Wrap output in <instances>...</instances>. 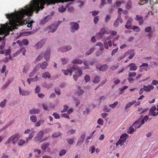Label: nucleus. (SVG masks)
<instances>
[{
    "mask_svg": "<svg viewBox=\"0 0 158 158\" xmlns=\"http://www.w3.org/2000/svg\"><path fill=\"white\" fill-rule=\"evenodd\" d=\"M135 131V128L131 126L130 127L129 130L128 131L127 133L129 134L132 133Z\"/></svg>",
    "mask_w": 158,
    "mask_h": 158,
    "instance_id": "obj_45",
    "label": "nucleus"
},
{
    "mask_svg": "<svg viewBox=\"0 0 158 158\" xmlns=\"http://www.w3.org/2000/svg\"><path fill=\"white\" fill-rule=\"evenodd\" d=\"M83 63L84 65L86 66V67H85V69H89L90 67H89V63L86 61H85Z\"/></svg>",
    "mask_w": 158,
    "mask_h": 158,
    "instance_id": "obj_58",
    "label": "nucleus"
},
{
    "mask_svg": "<svg viewBox=\"0 0 158 158\" xmlns=\"http://www.w3.org/2000/svg\"><path fill=\"white\" fill-rule=\"evenodd\" d=\"M136 102L135 100L131 102H129L127 104L125 107L124 109L125 110H127L128 108L131 107V105L134 104Z\"/></svg>",
    "mask_w": 158,
    "mask_h": 158,
    "instance_id": "obj_24",
    "label": "nucleus"
},
{
    "mask_svg": "<svg viewBox=\"0 0 158 158\" xmlns=\"http://www.w3.org/2000/svg\"><path fill=\"white\" fill-rule=\"evenodd\" d=\"M128 66L130 67V70L131 71H135L138 68V67L135 63H131L128 65Z\"/></svg>",
    "mask_w": 158,
    "mask_h": 158,
    "instance_id": "obj_19",
    "label": "nucleus"
},
{
    "mask_svg": "<svg viewBox=\"0 0 158 158\" xmlns=\"http://www.w3.org/2000/svg\"><path fill=\"white\" fill-rule=\"evenodd\" d=\"M99 17L98 16H97L94 18V21L95 24L97 23L99 20Z\"/></svg>",
    "mask_w": 158,
    "mask_h": 158,
    "instance_id": "obj_59",
    "label": "nucleus"
},
{
    "mask_svg": "<svg viewBox=\"0 0 158 158\" xmlns=\"http://www.w3.org/2000/svg\"><path fill=\"white\" fill-rule=\"evenodd\" d=\"M44 122V120H40L38 122L35 123V126L36 127L40 126L41 125H42Z\"/></svg>",
    "mask_w": 158,
    "mask_h": 158,
    "instance_id": "obj_33",
    "label": "nucleus"
},
{
    "mask_svg": "<svg viewBox=\"0 0 158 158\" xmlns=\"http://www.w3.org/2000/svg\"><path fill=\"white\" fill-rule=\"evenodd\" d=\"M50 54V50H47L44 54V59L47 61H48L49 60Z\"/></svg>",
    "mask_w": 158,
    "mask_h": 158,
    "instance_id": "obj_15",
    "label": "nucleus"
},
{
    "mask_svg": "<svg viewBox=\"0 0 158 158\" xmlns=\"http://www.w3.org/2000/svg\"><path fill=\"white\" fill-rule=\"evenodd\" d=\"M84 92V91L83 90L81 89L80 87H78V92H77L78 95H80L82 94Z\"/></svg>",
    "mask_w": 158,
    "mask_h": 158,
    "instance_id": "obj_50",
    "label": "nucleus"
},
{
    "mask_svg": "<svg viewBox=\"0 0 158 158\" xmlns=\"http://www.w3.org/2000/svg\"><path fill=\"white\" fill-rule=\"evenodd\" d=\"M100 81L99 77L98 76H96L95 77L93 81V82L95 83H98Z\"/></svg>",
    "mask_w": 158,
    "mask_h": 158,
    "instance_id": "obj_40",
    "label": "nucleus"
},
{
    "mask_svg": "<svg viewBox=\"0 0 158 158\" xmlns=\"http://www.w3.org/2000/svg\"><path fill=\"white\" fill-rule=\"evenodd\" d=\"M131 7V3L130 2H127L126 5V8L127 9H130Z\"/></svg>",
    "mask_w": 158,
    "mask_h": 158,
    "instance_id": "obj_55",
    "label": "nucleus"
},
{
    "mask_svg": "<svg viewBox=\"0 0 158 158\" xmlns=\"http://www.w3.org/2000/svg\"><path fill=\"white\" fill-rule=\"evenodd\" d=\"M42 77L46 79L47 78H50L51 77V75L48 72H46L42 74Z\"/></svg>",
    "mask_w": 158,
    "mask_h": 158,
    "instance_id": "obj_25",
    "label": "nucleus"
},
{
    "mask_svg": "<svg viewBox=\"0 0 158 158\" xmlns=\"http://www.w3.org/2000/svg\"><path fill=\"white\" fill-rule=\"evenodd\" d=\"M96 68L100 71L104 72L108 69V66L107 64H105L102 65H96Z\"/></svg>",
    "mask_w": 158,
    "mask_h": 158,
    "instance_id": "obj_7",
    "label": "nucleus"
},
{
    "mask_svg": "<svg viewBox=\"0 0 158 158\" xmlns=\"http://www.w3.org/2000/svg\"><path fill=\"white\" fill-rule=\"evenodd\" d=\"M66 9L64 7L62 6L58 9L59 11L61 12H64L65 10Z\"/></svg>",
    "mask_w": 158,
    "mask_h": 158,
    "instance_id": "obj_51",
    "label": "nucleus"
},
{
    "mask_svg": "<svg viewBox=\"0 0 158 158\" xmlns=\"http://www.w3.org/2000/svg\"><path fill=\"white\" fill-rule=\"evenodd\" d=\"M121 3V2L117 1L114 4V6L117 7H119L120 6Z\"/></svg>",
    "mask_w": 158,
    "mask_h": 158,
    "instance_id": "obj_62",
    "label": "nucleus"
},
{
    "mask_svg": "<svg viewBox=\"0 0 158 158\" xmlns=\"http://www.w3.org/2000/svg\"><path fill=\"white\" fill-rule=\"evenodd\" d=\"M61 116L62 117H64L68 119H69L70 118L69 115H67V114L64 113L62 114H61Z\"/></svg>",
    "mask_w": 158,
    "mask_h": 158,
    "instance_id": "obj_56",
    "label": "nucleus"
},
{
    "mask_svg": "<svg viewBox=\"0 0 158 158\" xmlns=\"http://www.w3.org/2000/svg\"><path fill=\"white\" fill-rule=\"evenodd\" d=\"M20 138V135L19 133H16L12 135L5 143V144H7L11 142L13 144L17 142Z\"/></svg>",
    "mask_w": 158,
    "mask_h": 158,
    "instance_id": "obj_2",
    "label": "nucleus"
},
{
    "mask_svg": "<svg viewBox=\"0 0 158 158\" xmlns=\"http://www.w3.org/2000/svg\"><path fill=\"white\" fill-rule=\"evenodd\" d=\"M44 40H42L40 42L36 43L34 46V47L36 49L40 48L44 44Z\"/></svg>",
    "mask_w": 158,
    "mask_h": 158,
    "instance_id": "obj_12",
    "label": "nucleus"
},
{
    "mask_svg": "<svg viewBox=\"0 0 158 158\" xmlns=\"http://www.w3.org/2000/svg\"><path fill=\"white\" fill-rule=\"evenodd\" d=\"M136 74V73L135 72H129L128 74V76L129 77H135Z\"/></svg>",
    "mask_w": 158,
    "mask_h": 158,
    "instance_id": "obj_42",
    "label": "nucleus"
},
{
    "mask_svg": "<svg viewBox=\"0 0 158 158\" xmlns=\"http://www.w3.org/2000/svg\"><path fill=\"white\" fill-rule=\"evenodd\" d=\"M134 51V50H128L126 52V53H125V55L124 56H121L118 58V61H119L123 59L125 57V56H128L129 54L131 53V52Z\"/></svg>",
    "mask_w": 158,
    "mask_h": 158,
    "instance_id": "obj_18",
    "label": "nucleus"
},
{
    "mask_svg": "<svg viewBox=\"0 0 158 158\" xmlns=\"http://www.w3.org/2000/svg\"><path fill=\"white\" fill-rule=\"evenodd\" d=\"M75 75H77V76H81L82 74V71L81 69H79L77 71L75 72Z\"/></svg>",
    "mask_w": 158,
    "mask_h": 158,
    "instance_id": "obj_39",
    "label": "nucleus"
},
{
    "mask_svg": "<svg viewBox=\"0 0 158 158\" xmlns=\"http://www.w3.org/2000/svg\"><path fill=\"white\" fill-rule=\"evenodd\" d=\"M30 120L33 123H35L37 121L36 117L34 115H31L30 118Z\"/></svg>",
    "mask_w": 158,
    "mask_h": 158,
    "instance_id": "obj_26",
    "label": "nucleus"
},
{
    "mask_svg": "<svg viewBox=\"0 0 158 158\" xmlns=\"http://www.w3.org/2000/svg\"><path fill=\"white\" fill-rule=\"evenodd\" d=\"M40 112V110L39 109H31L29 111V113L31 114H38Z\"/></svg>",
    "mask_w": 158,
    "mask_h": 158,
    "instance_id": "obj_20",
    "label": "nucleus"
},
{
    "mask_svg": "<svg viewBox=\"0 0 158 158\" xmlns=\"http://www.w3.org/2000/svg\"><path fill=\"white\" fill-rule=\"evenodd\" d=\"M156 107L155 106H152L149 110V114L150 115L155 116L158 114V111L156 112Z\"/></svg>",
    "mask_w": 158,
    "mask_h": 158,
    "instance_id": "obj_6",
    "label": "nucleus"
},
{
    "mask_svg": "<svg viewBox=\"0 0 158 158\" xmlns=\"http://www.w3.org/2000/svg\"><path fill=\"white\" fill-rule=\"evenodd\" d=\"M111 109L106 106H105L103 108V111L105 112H109Z\"/></svg>",
    "mask_w": 158,
    "mask_h": 158,
    "instance_id": "obj_41",
    "label": "nucleus"
},
{
    "mask_svg": "<svg viewBox=\"0 0 158 158\" xmlns=\"http://www.w3.org/2000/svg\"><path fill=\"white\" fill-rule=\"evenodd\" d=\"M126 140H125L124 139H120L116 143V146H118L119 145L122 146L124 144V143L126 142Z\"/></svg>",
    "mask_w": 158,
    "mask_h": 158,
    "instance_id": "obj_21",
    "label": "nucleus"
},
{
    "mask_svg": "<svg viewBox=\"0 0 158 158\" xmlns=\"http://www.w3.org/2000/svg\"><path fill=\"white\" fill-rule=\"evenodd\" d=\"M69 24L71 26V31L72 32L77 31L79 28V24L76 22H71Z\"/></svg>",
    "mask_w": 158,
    "mask_h": 158,
    "instance_id": "obj_4",
    "label": "nucleus"
},
{
    "mask_svg": "<svg viewBox=\"0 0 158 158\" xmlns=\"http://www.w3.org/2000/svg\"><path fill=\"white\" fill-rule=\"evenodd\" d=\"M120 82V80L118 78H116L114 80V85L119 84Z\"/></svg>",
    "mask_w": 158,
    "mask_h": 158,
    "instance_id": "obj_43",
    "label": "nucleus"
},
{
    "mask_svg": "<svg viewBox=\"0 0 158 158\" xmlns=\"http://www.w3.org/2000/svg\"><path fill=\"white\" fill-rule=\"evenodd\" d=\"M118 103V102L117 101H116L113 104H110L109 106L110 107L114 108L116 107Z\"/></svg>",
    "mask_w": 158,
    "mask_h": 158,
    "instance_id": "obj_48",
    "label": "nucleus"
},
{
    "mask_svg": "<svg viewBox=\"0 0 158 158\" xmlns=\"http://www.w3.org/2000/svg\"><path fill=\"white\" fill-rule=\"evenodd\" d=\"M25 143V141L23 139H20L18 142V144L19 145L22 146Z\"/></svg>",
    "mask_w": 158,
    "mask_h": 158,
    "instance_id": "obj_38",
    "label": "nucleus"
},
{
    "mask_svg": "<svg viewBox=\"0 0 158 158\" xmlns=\"http://www.w3.org/2000/svg\"><path fill=\"white\" fill-rule=\"evenodd\" d=\"M128 135L126 133H125L122 135L120 137V139H124L125 140H126V139L128 138Z\"/></svg>",
    "mask_w": 158,
    "mask_h": 158,
    "instance_id": "obj_31",
    "label": "nucleus"
},
{
    "mask_svg": "<svg viewBox=\"0 0 158 158\" xmlns=\"http://www.w3.org/2000/svg\"><path fill=\"white\" fill-rule=\"evenodd\" d=\"M86 82H88L90 80V77L88 75H86L84 77Z\"/></svg>",
    "mask_w": 158,
    "mask_h": 158,
    "instance_id": "obj_46",
    "label": "nucleus"
},
{
    "mask_svg": "<svg viewBox=\"0 0 158 158\" xmlns=\"http://www.w3.org/2000/svg\"><path fill=\"white\" fill-rule=\"evenodd\" d=\"M98 123L101 125H103L104 124V121L102 118H99L98 120Z\"/></svg>",
    "mask_w": 158,
    "mask_h": 158,
    "instance_id": "obj_44",
    "label": "nucleus"
},
{
    "mask_svg": "<svg viewBox=\"0 0 158 158\" xmlns=\"http://www.w3.org/2000/svg\"><path fill=\"white\" fill-rule=\"evenodd\" d=\"M11 81L9 80L4 85L2 88V89H4L6 88L11 83Z\"/></svg>",
    "mask_w": 158,
    "mask_h": 158,
    "instance_id": "obj_36",
    "label": "nucleus"
},
{
    "mask_svg": "<svg viewBox=\"0 0 158 158\" xmlns=\"http://www.w3.org/2000/svg\"><path fill=\"white\" fill-rule=\"evenodd\" d=\"M61 134L60 132H56L53 133L52 136L53 138H57L60 136Z\"/></svg>",
    "mask_w": 158,
    "mask_h": 158,
    "instance_id": "obj_37",
    "label": "nucleus"
},
{
    "mask_svg": "<svg viewBox=\"0 0 158 158\" xmlns=\"http://www.w3.org/2000/svg\"><path fill=\"white\" fill-rule=\"evenodd\" d=\"M35 132L33 131L32 132H31L30 134H29V136L26 139V142H27L28 140L31 138H32L34 135Z\"/></svg>",
    "mask_w": 158,
    "mask_h": 158,
    "instance_id": "obj_34",
    "label": "nucleus"
},
{
    "mask_svg": "<svg viewBox=\"0 0 158 158\" xmlns=\"http://www.w3.org/2000/svg\"><path fill=\"white\" fill-rule=\"evenodd\" d=\"M6 102L7 101L6 99H4L3 101L1 102L0 103V106L2 108L5 106Z\"/></svg>",
    "mask_w": 158,
    "mask_h": 158,
    "instance_id": "obj_35",
    "label": "nucleus"
},
{
    "mask_svg": "<svg viewBox=\"0 0 158 158\" xmlns=\"http://www.w3.org/2000/svg\"><path fill=\"white\" fill-rule=\"evenodd\" d=\"M74 139H67V140L68 143L69 144H72L73 142Z\"/></svg>",
    "mask_w": 158,
    "mask_h": 158,
    "instance_id": "obj_54",
    "label": "nucleus"
},
{
    "mask_svg": "<svg viewBox=\"0 0 158 158\" xmlns=\"http://www.w3.org/2000/svg\"><path fill=\"white\" fill-rule=\"evenodd\" d=\"M2 28L0 27V41L5 40V37L9 35L10 31H11V28L10 26L7 27L4 24H1Z\"/></svg>",
    "mask_w": 158,
    "mask_h": 158,
    "instance_id": "obj_1",
    "label": "nucleus"
},
{
    "mask_svg": "<svg viewBox=\"0 0 158 158\" xmlns=\"http://www.w3.org/2000/svg\"><path fill=\"white\" fill-rule=\"evenodd\" d=\"M77 68L78 67L77 66L73 65L70 69H68L67 70H62V71L64 75H66L70 74V76H71L72 75V73L75 70H77Z\"/></svg>",
    "mask_w": 158,
    "mask_h": 158,
    "instance_id": "obj_3",
    "label": "nucleus"
},
{
    "mask_svg": "<svg viewBox=\"0 0 158 158\" xmlns=\"http://www.w3.org/2000/svg\"><path fill=\"white\" fill-rule=\"evenodd\" d=\"M119 22L121 23L123 22V20L122 19L120 15H118L117 19L114 21V27H118L119 24Z\"/></svg>",
    "mask_w": 158,
    "mask_h": 158,
    "instance_id": "obj_8",
    "label": "nucleus"
},
{
    "mask_svg": "<svg viewBox=\"0 0 158 158\" xmlns=\"http://www.w3.org/2000/svg\"><path fill=\"white\" fill-rule=\"evenodd\" d=\"M132 19L131 18H130L125 25V27L127 29H129L131 28L132 25Z\"/></svg>",
    "mask_w": 158,
    "mask_h": 158,
    "instance_id": "obj_16",
    "label": "nucleus"
},
{
    "mask_svg": "<svg viewBox=\"0 0 158 158\" xmlns=\"http://www.w3.org/2000/svg\"><path fill=\"white\" fill-rule=\"evenodd\" d=\"M19 94L22 96H27L30 93V92L29 91L22 89L20 87H19Z\"/></svg>",
    "mask_w": 158,
    "mask_h": 158,
    "instance_id": "obj_9",
    "label": "nucleus"
},
{
    "mask_svg": "<svg viewBox=\"0 0 158 158\" xmlns=\"http://www.w3.org/2000/svg\"><path fill=\"white\" fill-rule=\"evenodd\" d=\"M60 22H58L56 25H51L49 26V28L50 29V30L48 31V32H51L53 33L57 29V26L60 24Z\"/></svg>",
    "mask_w": 158,
    "mask_h": 158,
    "instance_id": "obj_10",
    "label": "nucleus"
},
{
    "mask_svg": "<svg viewBox=\"0 0 158 158\" xmlns=\"http://www.w3.org/2000/svg\"><path fill=\"white\" fill-rule=\"evenodd\" d=\"M40 87L39 86H37L35 89V92L38 93L40 92Z\"/></svg>",
    "mask_w": 158,
    "mask_h": 158,
    "instance_id": "obj_64",
    "label": "nucleus"
},
{
    "mask_svg": "<svg viewBox=\"0 0 158 158\" xmlns=\"http://www.w3.org/2000/svg\"><path fill=\"white\" fill-rule=\"evenodd\" d=\"M71 49V47L69 46H67L65 47L61 48L58 49V51L59 52H66L68 50H70Z\"/></svg>",
    "mask_w": 158,
    "mask_h": 158,
    "instance_id": "obj_13",
    "label": "nucleus"
},
{
    "mask_svg": "<svg viewBox=\"0 0 158 158\" xmlns=\"http://www.w3.org/2000/svg\"><path fill=\"white\" fill-rule=\"evenodd\" d=\"M37 67H35L34 68L33 71L30 74H29L30 77H32L34 75L35 73H36V72L37 71Z\"/></svg>",
    "mask_w": 158,
    "mask_h": 158,
    "instance_id": "obj_29",
    "label": "nucleus"
},
{
    "mask_svg": "<svg viewBox=\"0 0 158 158\" xmlns=\"http://www.w3.org/2000/svg\"><path fill=\"white\" fill-rule=\"evenodd\" d=\"M66 152V151L65 150L63 149L59 153V156H62L64 155L65 154Z\"/></svg>",
    "mask_w": 158,
    "mask_h": 158,
    "instance_id": "obj_49",
    "label": "nucleus"
},
{
    "mask_svg": "<svg viewBox=\"0 0 158 158\" xmlns=\"http://www.w3.org/2000/svg\"><path fill=\"white\" fill-rule=\"evenodd\" d=\"M69 107L67 105H65L64 106V109L61 111V112H64L67 111Z\"/></svg>",
    "mask_w": 158,
    "mask_h": 158,
    "instance_id": "obj_52",
    "label": "nucleus"
},
{
    "mask_svg": "<svg viewBox=\"0 0 158 158\" xmlns=\"http://www.w3.org/2000/svg\"><path fill=\"white\" fill-rule=\"evenodd\" d=\"M84 140H82V139H80L78 141L77 144V146H79L83 142Z\"/></svg>",
    "mask_w": 158,
    "mask_h": 158,
    "instance_id": "obj_57",
    "label": "nucleus"
},
{
    "mask_svg": "<svg viewBox=\"0 0 158 158\" xmlns=\"http://www.w3.org/2000/svg\"><path fill=\"white\" fill-rule=\"evenodd\" d=\"M133 126L135 128V129L139 128L141 126L140 124V121L138 120L134 123L133 124Z\"/></svg>",
    "mask_w": 158,
    "mask_h": 158,
    "instance_id": "obj_22",
    "label": "nucleus"
},
{
    "mask_svg": "<svg viewBox=\"0 0 158 158\" xmlns=\"http://www.w3.org/2000/svg\"><path fill=\"white\" fill-rule=\"evenodd\" d=\"M82 61L78 59H75L73 61H72V63L73 64H82Z\"/></svg>",
    "mask_w": 158,
    "mask_h": 158,
    "instance_id": "obj_27",
    "label": "nucleus"
},
{
    "mask_svg": "<svg viewBox=\"0 0 158 158\" xmlns=\"http://www.w3.org/2000/svg\"><path fill=\"white\" fill-rule=\"evenodd\" d=\"M44 132L43 131H41L39 132L37 135L34 138V141L35 142H37L41 139L43 137Z\"/></svg>",
    "mask_w": 158,
    "mask_h": 158,
    "instance_id": "obj_5",
    "label": "nucleus"
},
{
    "mask_svg": "<svg viewBox=\"0 0 158 158\" xmlns=\"http://www.w3.org/2000/svg\"><path fill=\"white\" fill-rule=\"evenodd\" d=\"M152 30V28L151 27L149 26L146 27L145 29V32H150Z\"/></svg>",
    "mask_w": 158,
    "mask_h": 158,
    "instance_id": "obj_63",
    "label": "nucleus"
},
{
    "mask_svg": "<svg viewBox=\"0 0 158 158\" xmlns=\"http://www.w3.org/2000/svg\"><path fill=\"white\" fill-rule=\"evenodd\" d=\"M143 87L144 90L146 92H149L151 90L153 89L154 88L153 86L151 85H149L148 86L144 85Z\"/></svg>",
    "mask_w": 158,
    "mask_h": 158,
    "instance_id": "obj_17",
    "label": "nucleus"
},
{
    "mask_svg": "<svg viewBox=\"0 0 158 158\" xmlns=\"http://www.w3.org/2000/svg\"><path fill=\"white\" fill-rule=\"evenodd\" d=\"M43 53L39 55L36 59L35 60V63H37L40 60L42 59V58L43 57Z\"/></svg>",
    "mask_w": 158,
    "mask_h": 158,
    "instance_id": "obj_28",
    "label": "nucleus"
},
{
    "mask_svg": "<svg viewBox=\"0 0 158 158\" xmlns=\"http://www.w3.org/2000/svg\"><path fill=\"white\" fill-rule=\"evenodd\" d=\"M20 50L22 52L23 55H25L26 52V50L25 48L24 47H21Z\"/></svg>",
    "mask_w": 158,
    "mask_h": 158,
    "instance_id": "obj_61",
    "label": "nucleus"
},
{
    "mask_svg": "<svg viewBox=\"0 0 158 158\" xmlns=\"http://www.w3.org/2000/svg\"><path fill=\"white\" fill-rule=\"evenodd\" d=\"M22 43L24 45H27L28 44V41L27 39H23L22 41Z\"/></svg>",
    "mask_w": 158,
    "mask_h": 158,
    "instance_id": "obj_60",
    "label": "nucleus"
},
{
    "mask_svg": "<svg viewBox=\"0 0 158 158\" xmlns=\"http://www.w3.org/2000/svg\"><path fill=\"white\" fill-rule=\"evenodd\" d=\"M148 110V107H146L145 108L143 109L142 107L139 108L138 109V111L139 112V114H141L146 112Z\"/></svg>",
    "mask_w": 158,
    "mask_h": 158,
    "instance_id": "obj_23",
    "label": "nucleus"
},
{
    "mask_svg": "<svg viewBox=\"0 0 158 158\" xmlns=\"http://www.w3.org/2000/svg\"><path fill=\"white\" fill-rule=\"evenodd\" d=\"M49 146V144L48 143H45L43 144L41 146V148L42 149L45 150Z\"/></svg>",
    "mask_w": 158,
    "mask_h": 158,
    "instance_id": "obj_30",
    "label": "nucleus"
},
{
    "mask_svg": "<svg viewBox=\"0 0 158 158\" xmlns=\"http://www.w3.org/2000/svg\"><path fill=\"white\" fill-rule=\"evenodd\" d=\"M52 115L54 116V118L56 119H59L60 118V115L59 114L56 112L52 114Z\"/></svg>",
    "mask_w": 158,
    "mask_h": 158,
    "instance_id": "obj_47",
    "label": "nucleus"
},
{
    "mask_svg": "<svg viewBox=\"0 0 158 158\" xmlns=\"http://www.w3.org/2000/svg\"><path fill=\"white\" fill-rule=\"evenodd\" d=\"M48 64L45 62L44 61L40 65V67L42 69H44L46 67Z\"/></svg>",
    "mask_w": 158,
    "mask_h": 158,
    "instance_id": "obj_32",
    "label": "nucleus"
},
{
    "mask_svg": "<svg viewBox=\"0 0 158 158\" xmlns=\"http://www.w3.org/2000/svg\"><path fill=\"white\" fill-rule=\"evenodd\" d=\"M106 32L105 29L102 28L100 30V32L96 34V36L100 38H101L103 36V34Z\"/></svg>",
    "mask_w": 158,
    "mask_h": 158,
    "instance_id": "obj_14",
    "label": "nucleus"
},
{
    "mask_svg": "<svg viewBox=\"0 0 158 158\" xmlns=\"http://www.w3.org/2000/svg\"><path fill=\"white\" fill-rule=\"evenodd\" d=\"M68 61V60L66 58H61V61L62 62V63L63 64H66Z\"/></svg>",
    "mask_w": 158,
    "mask_h": 158,
    "instance_id": "obj_53",
    "label": "nucleus"
},
{
    "mask_svg": "<svg viewBox=\"0 0 158 158\" xmlns=\"http://www.w3.org/2000/svg\"><path fill=\"white\" fill-rule=\"evenodd\" d=\"M135 19L138 21L139 25H142L144 22L143 18L141 15H137Z\"/></svg>",
    "mask_w": 158,
    "mask_h": 158,
    "instance_id": "obj_11",
    "label": "nucleus"
}]
</instances>
